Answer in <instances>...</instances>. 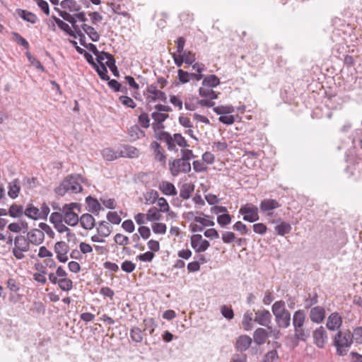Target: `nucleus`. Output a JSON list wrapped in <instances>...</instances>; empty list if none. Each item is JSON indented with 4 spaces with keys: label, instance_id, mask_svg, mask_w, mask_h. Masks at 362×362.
Returning a JSON list of instances; mask_svg holds the SVG:
<instances>
[{
    "label": "nucleus",
    "instance_id": "nucleus-1",
    "mask_svg": "<svg viewBox=\"0 0 362 362\" xmlns=\"http://www.w3.org/2000/svg\"><path fill=\"white\" fill-rule=\"evenodd\" d=\"M84 179L80 174H72L66 177L59 186L55 189V192L61 197L66 193H78L83 189L81 184Z\"/></svg>",
    "mask_w": 362,
    "mask_h": 362
},
{
    "label": "nucleus",
    "instance_id": "nucleus-2",
    "mask_svg": "<svg viewBox=\"0 0 362 362\" xmlns=\"http://www.w3.org/2000/svg\"><path fill=\"white\" fill-rule=\"evenodd\" d=\"M156 138L158 140L166 144L167 148L170 151H177L176 145L182 148L189 146L187 141L181 134H174L173 136L165 131H156Z\"/></svg>",
    "mask_w": 362,
    "mask_h": 362
},
{
    "label": "nucleus",
    "instance_id": "nucleus-3",
    "mask_svg": "<svg viewBox=\"0 0 362 362\" xmlns=\"http://www.w3.org/2000/svg\"><path fill=\"white\" fill-rule=\"evenodd\" d=\"M272 311L275 317L277 325L281 328H287L291 323V314L286 309L283 300L276 301L272 307Z\"/></svg>",
    "mask_w": 362,
    "mask_h": 362
},
{
    "label": "nucleus",
    "instance_id": "nucleus-4",
    "mask_svg": "<svg viewBox=\"0 0 362 362\" xmlns=\"http://www.w3.org/2000/svg\"><path fill=\"white\" fill-rule=\"evenodd\" d=\"M352 342L353 341L349 331H339L336 334L334 339V345L337 348V353L339 356H345Z\"/></svg>",
    "mask_w": 362,
    "mask_h": 362
},
{
    "label": "nucleus",
    "instance_id": "nucleus-5",
    "mask_svg": "<svg viewBox=\"0 0 362 362\" xmlns=\"http://www.w3.org/2000/svg\"><path fill=\"white\" fill-rule=\"evenodd\" d=\"M59 16L66 21L70 23L74 30V33L77 34L79 37L80 42L82 45H84L83 40H85V35L81 32L80 26L76 24V19L78 21L85 23L87 21L84 12H79L74 15H71L70 13L66 11H60Z\"/></svg>",
    "mask_w": 362,
    "mask_h": 362
},
{
    "label": "nucleus",
    "instance_id": "nucleus-6",
    "mask_svg": "<svg viewBox=\"0 0 362 362\" xmlns=\"http://www.w3.org/2000/svg\"><path fill=\"white\" fill-rule=\"evenodd\" d=\"M191 169L190 162L181 158L169 160V170L173 177H177L180 174L189 173Z\"/></svg>",
    "mask_w": 362,
    "mask_h": 362
},
{
    "label": "nucleus",
    "instance_id": "nucleus-7",
    "mask_svg": "<svg viewBox=\"0 0 362 362\" xmlns=\"http://www.w3.org/2000/svg\"><path fill=\"white\" fill-rule=\"evenodd\" d=\"M30 243L23 235L16 236L14 240V247L13 248V255L18 259H22L25 257L24 252L29 251Z\"/></svg>",
    "mask_w": 362,
    "mask_h": 362
},
{
    "label": "nucleus",
    "instance_id": "nucleus-8",
    "mask_svg": "<svg viewBox=\"0 0 362 362\" xmlns=\"http://www.w3.org/2000/svg\"><path fill=\"white\" fill-rule=\"evenodd\" d=\"M239 213L243 215V220L253 223L259 220L258 208L252 204H246L242 206Z\"/></svg>",
    "mask_w": 362,
    "mask_h": 362
},
{
    "label": "nucleus",
    "instance_id": "nucleus-9",
    "mask_svg": "<svg viewBox=\"0 0 362 362\" xmlns=\"http://www.w3.org/2000/svg\"><path fill=\"white\" fill-rule=\"evenodd\" d=\"M313 337L314 344L320 349L325 346L328 339L327 332L322 326L317 327L313 331Z\"/></svg>",
    "mask_w": 362,
    "mask_h": 362
},
{
    "label": "nucleus",
    "instance_id": "nucleus-10",
    "mask_svg": "<svg viewBox=\"0 0 362 362\" xmlns=\"http://www.w3.org/2000/svg\"><path fill=\"white\" fill-rule=\"evenodd\" d=\"M191 245L197 252H204L210 246L209 242L202 238L199 234L191 237Z\"/></svg>",
    "mask_w": 362,
    "mask_h": 362
},
{
    "label": "nucleus",
    "instance_id": "nucleus-11",
    "mask_svg": "<svg viewBox=\"0 0 362 362\" xmlns=\"http://www.w3.org/2000/svg\"><path fill=\"white\" fill-rule=\"evenodd\" d=\"M148 93L150 95L147 98L149 102L163 101L165 102L167 97L164 92L158 89V86L151 84L148 86Z\"/></svg>",
    "mask_w": 362,
    "mask_h": 362
},
{
    "label": "nucleus",
    "instance_id": "nucleus-12",
    "mask_svg": "<svg viewBox=\"0 0 362 362\" xmlns=\"http://www.w3.org/2000/svg\"><path fill=\"white\" fill-rule=\"evenodd\" d=\"M272 314L265 309L258 310L255 313L254 321L259 325L269 327L272 321Z\"/></svg>",
    "mask_w": 362,
    "mask_h": 362
},
{
    "label": "nucleus",
    "instance_id": "nucleus-13",
    "mask_svg": "<svg viewBox=\"0 0 362 362\" xmlns=\"http://www.w3.org/2000/svg\"><path fill=\"white\" fill-rule=\"evenodd\" d=\"M69 245L64 241H59L54 245V252L57 254V259L61 262H66L68 260L67 253Z\"/></svg>",
    "mask_w": 362,
    "mask_h": 362
},
{
    "label": "nucleus",
    "instance_id": "nucleus-14",
    "mask_svg": "<svg viewBox=\"0 0 362 362\" xmlns=\"http://www.w3.org/2000/svg\"><path fill=\"white\" fill-rule=\"evenodd\" d=\"M341 324V316L337 312H334L328 316L326 327L331 331H336L340 328Z\"/></svg>",
    "mask_w": 362,
    "mask_h": 362
},
{
    "label": "nucleus",
    "instance_id": "nucleus-15",
    "mask_svg": "<svg viewBox=\"0 0 362 362\" xmlns=\"http://www.w3.org/2000/svg\"><path fill=\"white\" fill-rule=\"evenodd\" d=\"M309 317L313 322L320 324L325 317V309L322 306H315L310 309Z\"/></svg>",
    "mask_w": 362,
    "mask_h": 362
},
{
    "label": "nucleus",
    "instance_id": "nucleus-16",
    "mask_svg": "<svg viewBox=\"0 0 362 362\" xmlns=\"http://www.w3.org/2000/svg\"><path fill=\"white\" fill-rule=\"evenodd\" d=\"M150 148L153 151L155 160L161 163L163 165L165 164L166 155L160 144L157 141H153L151 144Z\"/></svg>",
    "mask_w": 362,
    "mask_h": 362
},
{
    "label": "nucleus",
    "instance_id": "nucleus-17",
    "mask_svg": "<svg viewBox=\"0 0 362 362\" xmlns=\"http://www.w3.org/2000/svg\"><path fill=\"white\" fill-rule=\"evenodd\" d=\"M27 239L30 243L39 245L43 242L45 234L40 229H33L28 233Z\"/></svg>",
    "mask_w": 362,
    "mask_h": 362
},
{
    "label": "nucleus",
    "instance_id": "nucleus-18",
    "mask_svg": "<svg viewBox=\"0 0 362 362\" xmlns=\"http://www.w3.org/2000/svg\"><path fill=\"white\" fill-rule=\"evenodd\" d=\"M95 57L100 65H110L116 69L115 60L112 54L105 52H99V54Z\"/></svg>",
    "mask_w": 362,
    "mask_h": 362
},
{
    "label": "nucleus",
    "instance_id": "nucleus-19",
    "mask_svg": "<svg viewBox=\"0 0 362 362\" xmlns=\"http://www.w3.org/2000/svg\"><path fill=\"white\" fill-rule=\"evenodd\" d=\"M252 338L247 335L240 336L235 343V348L239 351H246L252 344Z\"/></svg>",
    "mask_w": 362,
    "mask_h": 362
},
{
    "label": "nucleus",
    "instance_id": "nucleus-20",
    "mask_svg": "<svg viewBox=\"0 0 362 362\" xmlns=\"http://www.w3.org/2000/svg\"><path fill=\"white\" fill-rule=\"evenodd\" d=\"M81 227L86 230H91L95 225V218L90 214H84L79 218Z\"/></svg>",
    "mask_w": 362,
    "mask_h": 362
},
{
    "label": "nucleus",
    "instance_id": "nucleus-21",
    "mask_svg": "<svg viewBox=\"0 0 362 362\" xmlns=\"http://www.w3.org/2000/svg\"><path fill=\"white\" fill-rule=\"evenodd\" d=\"M279 206L280 204L278 203V202L272 199H265L261 202L259 205V208L263 212H267L277 209Z\"/></svg>",
    "mask_w": 362,
    "mask_h": 362
},
{
    "label": "nucleus",
    "instance_id": "nucleus-22",
    "mask_svg": "<svg viewBox=\"0 0 362 362\" xmlns=\"http://www.w3.org/2000/svg\"><path fill=\"white\" fill-rule=\"evenodd\" d=\"M151 116L154 121L157 122V124H153L154 132H159V129L163 127V126L160 124L163 122L168 118V115L162 112H154L152 113Z\"/></svg>",
    "mask_w": 362,
    "mask_h": 362
},
{
    "label": "nucleus",
    "instance_id": "nucleus-23",
    "mask_svg": "<svg viewBox=\"0 0 362 362\" xmlns=\"http://www.w3.org/2000/svg\"><path fill=\"white\" fill-rule=\"evenodd\" d=\"M268 337L267 331L263 328H257L253 334L254 341L258 345L264 344Z\"/></svg>",
    "mask_w": 362,
    "mask_h": 362
},
{
    "label": "nucleus",
    "instance_id": "nucleus-24",
    "mask_svg": "<svg viewBox=\"0 0 362 362\" xmlns=\"http://www.w3.org/2000/svg\"><path fill=\"white\" fill-rule=\"evenodd\" d=\"M139 155V151L134 146L126 145L120 151V157L136 158Z\"/></svg>",
    "mask_w": 362,
    "mask_h": 362
},
{
    "label": "nucleus",
    "instance_id": "nucleus-25",
    "mask_svg": "<svg viewBox=\"0 0 362 362\" xmlns=\"http://www.w3.org/2000/svg\"><path fill=\"white\" fill-rule=\"evenodd\" d=\"M86 202L88 206V210L95 214L98 215L103 209L98 201L90 196L86 197Z\"/></svg>",
    "mask_w": 362,
    "mask_h": 362
},
{
    "label": "nucleus",
    "instance_id": "nucleus-26",
    "mask_svg": "<svg viewBox=\"0 0 362 362\" xmlns=\"http://www.w3.org/2000/svg\"><path fill=\"white\" fill-rule=\"evenodd\" d=\"M8 194L11 199H16L20 192L21 186L20 182L18 179H15L8 183Z\"/></svg>",
    "mask_w": 362,
    "mask_h": 362
},
{
    "label": "nucleus",
    "instance_id": "nucleus-27",
    "mask_svg": "<svg viewBox=\"0 0 362 362\" xmlns=\"http://www.w3.org/2000/svg\"><path fill=\"white\" fill-rule=\"evenodd\" d=\"M81 30H83L84 33H86L90 39L93 42H98L100 39V35L95 30V29L90 25H88L85 23H83V25L80 27Z\"/></svg>",
    "mask_w": 362,
    "mask_h": 362
},
{
    "label": "nucleus",
    "instance_id": "nucleus-28",
    "mask_svg": "<svg viewBox=\"0 0 362 362\" xmlns=\"http://www.w3.org/2000/svg\"><path fill=\"white\" fill-rule=\"evenodd\" d=\"M128 134L131 141H136L144 137L146 135L144 131L141 130L136 124L132 126L129 129Z\"/></svg>",
    "mask_w": 362,
    "mask_h": 362
},
{
    "label": "nucleus",
    "instance_id": "nucleus-29",
    "mask_svg": "<svg viewBox=\"0 0 362 362\" xmlns=\"http://www.w3.org/2000/svg\"><path fill=\"white\" fill-rule=\"evenodd\" d=\"M305 320V312L302 310L296 311L293 316V325L294 327H303Z\"/></svg>",
    "mask_w": 362,
    "mask_h": 362
},
{
    "label": "nucleus",
    "instance_id": "nucleus-30",
    "mask_svg": "<svg viewBox=\"0 0 362 362\" xmlns=\"http://www.w3.org/2000/svg\"><path fill=\"white\" fill-rule=\"evenodd\" d=\"M96 229L98 233H99L100 235H102V237L105 238L108 237L112 231V227L104 221H100L98 223Z\"/></svg>",
    "mask_w": 362,
    "mask_h": 362
},
{
    "label": "nucleus",
    "instance_id": "nucleus-31",
    "mask_svg": "<svg viewBox=\"0 0 362 362\" xmlns=\"http://www.w3.org/2000/svg\"><path fill=\"white\" fill-rule=\"evenodd\" d=\"M64 221L70 226H75L79 222V218L75 212L62 211Z\"/></svg>",
    "mask_w": 362,
    "mask_h": 362
},
{
    "label": "nucleus",
    "instance_id": "nucleus-32",
    "mask_svg": "<svg viewBox=\"0 0 362 362\" xmlns=\"http://www.w3.org/2000/svg\"><path fill=\"white\" fill-rule=\"evenodd\" d=\"M220 84V79L214 74L207 76L202 81V86L208 88H215Z\"/></svg>",
    "mask_w": 362,
    "mask_h": 362
},
{
    "label": "nucleus",
    "instance_id": "nucleus-33",
    "mask_svg": "<svg viewBox=\"0 0 362 362\" xmlns=\"http://www.w3.org/2000/svg\"><path fill=\"white\" fill-rule=\"evenodd\" d=\"M160 189L165 195H176L177 190L173 184L169 182H162L160 184Z\"/></svg>",
    "mask_w": 362,
    "mask_h": 362
},
{
    "label": "nucleus",
    "instance_id": "nucleus-34",
    "mask_svg": "<svg viewBox=\"0 0 362 362\" xmlns=\"http://www.w3.org/2000/svg\"><path fill=\"white\" fill-rule=\"evenodd\" d=\"M212 88H208L206 86H202L199 89V93L200 96L204 98H207L211 100L216 99L218 98V93H216L215 91H214Z\"/></svg>",
    "mask_w": 362,
    "mask_h": 362
},
{
    "label": "nucleus",
    "instance_id": "nucleus-35",
    "mask_svg": "<svg viewBox=\"0 0 362 362\" xmlns=\"http://www.w3.org/2000/svg\"><path fill=\"white\" fill-rule=\"evenodd\" d=\"M61 6L71 12H77L81 8V6L74 0H64L61 2Z\"/></svg>",
    "mask_w": 362,
    "mask_h": 362
},
{
    "label": "nucleus",
    "instance_id": "nucleus-36",
    "mask_svg": "<svg viewBox=\"0 0 362 362\" xmlns=\"http://www.w3.org/2000/svg\"><path fill=\"white\" fill-rule=\"evenodd\" d=\"M16 11L21 18L28 22L35 23L37 20V16L31 12L22 9H18Z\"/></svg>",
    "mask_w": 362,
    "mask_h": 362
},
{
    "label": "nucleus",
    "instance_id": "nucleus-37",
    "mask_svg": "<svg viewBox=\"0 0 362 362\" xmlns=\"http://www.w3.org/2000/svg\"><path fill=\"white\" fill-rule=\"evenodd\" d=\"M291 226L284 221L281 222L279 225L276 226L274 229L276 233L279 235H285L291 230Z\"/></svg>",
    "mask_w": 362,
    "mask_h": 362
},
{
    "label": "nucleus",
    "instance_id": "nucleus-38",
    "mask_svg": "<svg viewBox=\"0 0 362 362\" xmlns=\"http://www.w3.org/2000/svg\"><path fill=\"white\" fill-rule=\"evenodd\" d=\"M130 337L136 343H141L143 341V332L138 327H134L130 330Z\"/></svg>",
    "mask_w": 362,
    "mask_h": 362
},
{
    "label": "nucleus",
    "instance_id": "nucleus-39",
    "mask_svg": "<svg viewBox=\"0 0 362 362\" xmlns=\"http://www.w3.org/2000/svg\"><path fill=\"white\" fill-rule=\"evenodd\" d=\"M194 187L191 184L185 183L182 185L180 190V197L183 199H187L190 197Z\"/></svg>",
    "mask_w": 362,
    "mask_h": 362
},
{
    "label": "nucleus",
    "instance_id": "nucleus-40",
    "mask_svg": "<svg viewBox=\"0 0 362 362\" xmlns=\"http://www.w3.org/2000/svg\"><path fill=\"white\" fill-rule=\"evenodd\" d=\"M160 211L156 207L150 208L147 213V221H159L161 218Z\"/></svg>",
    "mask_w": 362,
    "mask_h": 362
},
{
    "label": "nucleus",
    "instance_id": "nucleus-41",
    "mask_svg": "<svg viewBox=\"0 0 362 362\" xmlns=\"http://www.w3.org/2000/svg\"><path fill=\"white\" fill-rule=\"evenodd\" d=\"M101 153H102L103 158L107 160H109V161H112V160L117 159V158L120 157L119 154L118 155L117 153V152H115L114 150H112L110 148H104L102 151Z\"/></svg>",
    "mask_w": 362,
    "mask_h": 362
},
{
    "label": "nucleus",
    "instance_id": "nucleus-42",
    "mask_svg": "<svg viewBox=\"0 0 362 362\" xmlns=\"http://www.w3.org/2000/svg\"><path fill=\"white\" fill-rule=\"evenodd\" d=\"M213 110L217 115H221V116L233 113L235 110L232 105H220L214 107Z\"/></svg>",
    "mask_w": 362,
    "mask_h": 362
},
{
    "label": "nucleus",
    "instance_id": "nucleus-43",
    "mask_svg": "<svg viewBox=\"0 0 362 362\" xmlns=\"http://www.w3.org/2000/svg\"><path fill=\"white\" fill-rule=\"evenodd\" d=\"M53 18L54 20V22L57 23V25L61 30L65 31L66 33H69L70 35L74 36V37H78L76 33H75V34L72 33L71 28L69 27V25L67 23L64 22L59 18L53 17Z\"/></svg>",
    "mask_w": 362,
    "mask_h": 362
},
{
    "label": "nucleus",
    "instance_id": "nucleus-44",
    "mask_svg": "<svg viewBox=\"0 0 362 362\" xmlns=\"http://www.w3.org/2000/svg\"><path fill=\"white\" fill-rule=\"evenodd\" d=\"M25 214L28 217L33 219H38L40 218V209L37 207L29 205L25 210Z\"/></svg>",
    "mask_w": 362,
    "mask_h": 362
},
{
    "label": "nucleus",
    "instance_id": "nucleus-45",
    "mask_svg": "<svg viewBox=\"0 0 362 362\" xmlns=\"http://www.w3.org/2000/svg\"><path fill=\"white\" fill-rule=\"evenodd\" d=\"M63 222L64 221H62L61 223L54 226V228L60 233L67 232L66 235L69 240H70L71 238H76V235L73 233H71L70 229L67 226H66Z\"/></svg>",
    "mask_w": 362,
    "mask_h": 362
},
{
    "label": "nucleus",
    "instance_id": "nucleus-46",
    "mask_svg": "<svg viewBox=\"0 0 362 362\" xmlns=\"http://www.w3.org/2000/svg\"><path fill=\"white\" fill-rule=\"evenodd\" d=\"M252 313L251 312H246L243 315L242 324L244 327V329L247 331L252 329Z\"/></svg>",
    "mask_w": 362,
    "mask_h": 362
},
{
    "label": "nucleus",
    "instance_id": "nucleus-47",
    "mask_svg": "<svg viewBox=\"0 0 362 362\" xmlns=\"http://www.w3.org/2000/svg\"><path fill=\"white\" fill-rule=\"evenodd\" d=\"M23 208L21 205L12 204L8 214L13 218L19 217L23 214Z\"/></svg>",
    "mask_w": 362,
    "mask_h": 362
},
{
    "label": "nucleus",
    "instance_id": "nucleus-48",
    "mask_svg": "<svg viewBox=\"0 0 362 362\" xmlns=\"http://www.w3.org/2000/svg\"><path fill=\"white\" fill-rule=\"evenodd\" d=\"M58 285L63 291H70L73 286V282L67 278H61L59 279Z\"/></svg>",
    "mask_w": 362,
    "mask_h": 362
},
{
    "label": "nucleus",
    "instance_id": "nucleus-49",
    "mask_svg": "<svg viewBox=\"0 0 362 362\" xmlns=\"http://www.w3.org/2000/svg\"><path fill=\"white\" fill-rule=\"evenodd\" d=\"M144 330H148L149 334H153L155 328L156 327V323L153 318H147L144 320Z\"/></svg>",
    "mask_w": 362,
    "mask_h": 362
},
{
    "label": "nucleus",
    "instance_id": "nucleus-50",
    "mask_svg": "<svg viewBox=\"0 0 362 362\" xmlns=\"http://www.w3.org/2000/svg\"><path fill=\"white\" fill-rule=\"evenodd\" d=\"M231 221V216L228 212L218 216L217 222L221 226L224 227L228 225Z\"/></svg>",
    "mask_w": 362,
    "mask_h": 362
},
{
    "label": "nucleus",
    "instance_id": "nucleus-51",
    "mask_svg": "<svg viewBox=\"0 0 362 362\" xmlns=\"http://www.w3.org/2000/svg\"><path fill=\"white\" fill-rule=\"evenodd\" d=\"M8 229L13 233H19L23 228L28 229V224L24 222L11 223L8 226Z\"/></svg>",
    "mask_w": 362,
    "mask_h": 362
},
{
    "label": "nucleus",
    "instance_id": "nucleus-52",
    "mask_svg": "<svg viewBox=\"0 0 362 362\" xmlns=\"http://www.w3.org/2000/svg\"><path fill=\"white\" fill-rule=\"evenodd\" d=\"M114 240L117 244L122 246L128 245L130 243L129 238L121 233H117L115 235Z\"/></svg>",
    "mask_w": 362,
    "mask_h": 362
},
{
    "label": "nucleus",
    "instance_id": "nucleus-53",
    "mask_svg": "<svg viewBox=\"0 0 362 362\" xmlns=\"http://www.w3.org/2000/svg\"><path fill=\"white\" fill-rule=\"evenodd\" d=\"M98 72V75L100 76V78L104 81H109L110 77L107 75V70L105 66V65H98L97 66L94 67Z\"/></svg>",
    "mask_w": 362,
    "mask_h": 362
},
{
    "label": "nucleus",
    "instance_id": "nucleus-54",
    "mask_svg": "<svg viewBox=\"0 0 362 362\" xmlns=\"http://www.w3.org/2000/svg\"><path fill=\"white\" fill-rule=\"evenodd\" d=\"M13 38L17 42L18 45L25 47V49H29V43L28 42L23 38L20 34L18 33H13Z\"/></svg>",
    "mask_w": 362,
    "mask_h": 362
},
{
    "label": "nucleus",
    "instance_id": "nucleus-55",
    "mask_svg": "<svg viewBox=\"0 0 362 362\" xmlns=\"http://www.w3.org/2000/svg\"><path fill=\"white\" fill-rule=\"evenodd\" d=\"M49 221L54 225H57V223L64 221V214L63 212H53L49 217Z\"/></svg>",
    "mask_w": 362,
    "mask_h": 362
},
{
    "label": "nucleus",
    "instance_id": "nucleus-56",
    "mask_svg": "<svg viewBox=\"0 0 362 362\" xmlns=\"http://www.w3.org/2000/svg\"><path fill=\"white\" fill-rule=\"evenodd\" d=\"M177 76L181 83H188L191 80L190 73L182 69H178Z\"/></svg>",
    "mask_w": 362,
    "mask_h": 362
},
{
    "label": "nucleus",
    "instance_id": "nucleus-57",
    "mask_svg": "<svg viewBox=\"0 0 362 362\" xmlns=\"http://www.w3.org/2000/svg\"><path fill=\"white\" fill-rule=\"evenodd\" d=\"M351 336L352 341H355L357 344H362V327L354 329Z\"/></svg>",
    "mask_w": 362,
    "mask_h": 362
},
{
    "label": "nucleus",
    "instance_id": "nucleus-58",
    "mask_svg": "<svg viewBox=\"0 0 362 362\" xmlns=\"http://www.w3.org/2000/svg\"><path fill=\"white\" fill-rule=\"evenodd\" d=\"M26 56L31 65L35 66L36 69L40 70L41 71H44V67L41 64L40 61H38L37 59L33 57L30 52H27Z\"/></svg>",
    "mask_w": 362,
    "mask_h": 362
},
{
    "label": "nucleus",
    "instance_id": "nucleus-59",
    "mask_svg": "<svg viewBox=\"0 0 362 362\" xmlns=\"http://www.w3.org/2000/svg\"><path fill=\"white\" fill-rule=\"evenodd\" d=\"M294 336L297 339L301 341H305L308 337V334L305 332L303 327H294Z\"/></svg>",
    "mask_w": 362,
    "mask_h": 362
},
{
    "label": "nucleus",
    "instance_id": "nucleus-60",
    "mask_svg": "<svg viewBox=\"0 0 362 362\" xmlns=\"http://www.w3.org/2000/svg\"><path fill=\"white\" fill-rule=\"evenodd\" d=\"M180 153L181 158L189 162L191 159L195 158V155L193 151L191 149L186 148V147L181 149Z\"/></svg>",
    "mask_w": 362,
    "mask_h": 362
},
{
    "label": "nucleus",
    "instance_id": "nucleus-61",
    "mask_svg": "<svg viewBox=\"0 0 362 362\" xmlns=\"http://www.w3.org/2000/svg\"><path fill=\"white\" fill-rule=\"evenodd\" d=\"M107 219L113 224H119L122 219L116 211H109L107 214Z\"/></svg>",
    "mask_w": 362,
    "mask_h": 362
},
{
    "label": "nucleus",
    "instance_id": "nucleus-62",
    "mask_svg": "<svg viewBox=\"0 0 362 362\" xmlns=\"http://www.w3.org/2000/svg\"><path fill=\"white\" fill-rule=\"evenodd\" d=\"M233 228L235 230L240 232L242 235H246L249 233V229L246 225L243 223L241 221H237L233 226Z\"/></svg>",
    "mask_w": 362,
    "mask_h": 362
},
{
    "label": "nucleus",
    "instance_id": "nucleus-63",
    "mask_svg": "<svg viewBox=\"0 0 362 362\" xmlns=\"http://www.w3.org/2000/svg\"><path fill=\"white\" fill-rule=\"evenodd\" d=\"M185 58V63L188 65H192L196 61L195 54L191 51H186L182 54Z\"/></svg>",
    "mask_w": 362,
    "mask_h": 362
},
{
    "label": "nucleus",
    "instance_id": "nucleus-64",
    "mask_svg": "<svg viewBox=\"0 0 362 362\" xmlns=\"http://www.w3.org/2000/svg\"><path fill=\"white\" fill-rule=\"evenodd\" d=\"M278 358V354L276 350L269 351L264 357L262 362H274Z\"/></svg>",
    "mask_w": 362,
    "mask_h": 362
}]
</instances>
